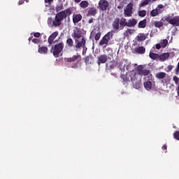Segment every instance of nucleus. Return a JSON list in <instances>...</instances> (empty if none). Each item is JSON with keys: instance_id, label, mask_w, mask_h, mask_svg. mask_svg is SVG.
Masks as SVG:
<instances>
[{"instance_id": "2eb2a0df", "label": "nucleus", "mask_w": 179, "mask_h": 179, "mask_svg": "<svg viewBox=\"0 0 179 179\" xmlns=\"http://www.w3.org/2000/svg\"><path fill=\"white\" fill-rule=\"evenodd\" d=\"M114 30H118L120 29V18L116 17L112 24Z\"/></svg>"}, {"instance_id": "1a4fd4ad", "label": "nucleus", "mask_w": 179, "mask_h": 179, "mask_svg": "<svg viewBox=\"0 0 179 179\" xmlns=\"http://www.w3.org/2000/svg\"><path fill=\"white\" fill-rule=\"evenodd\" d=\"M71 36L73 37V38H74V40H76V38H81V37L82 38H83V36H82V29H80V28L78 27H76L73 30V34H71Z\"/></svg>"}, {"instance_id": "58836bf2", "label": "nucleus", "mask_w": 179, "mask_h": 179, "mask_svg": "<svg viewBox=\"0 0 179 179\" xmlns=\"http://www.w3.org/2000/svg\"><path fill=\"white\" fill-rule=\"evenodd\" d=\"M173 80L175 82L176 85H179V78L177 77V76H173Z\"/></svg>"}, {"instance_id": "39448f33", "label": "nucleus", "mask_w": 179, "mask_h": 179, "mask_svg": "<svg viewBox=\"0 0 179 179\" xmlns=\"http://www.w3.org/2000/svg\"><path fill=\"white\" fill-rule=\"evenodd\" d=\"M164 11V6L163 4H159L155 9H152L150 15L151 17H156V16H159V15H162Z\"/></svg>"}, {"instance_id": "bb28decb", "label": "nucleus", "mask_w": 179, "mask_h": 179, "mask_svg": "<svg viewBox=\"0 0 179 179\" xmlns=\"http://www.w3.org/2000/svg\"><path fill=\"white\" fill-rule=\"evenodd\" d=\"M144 87L146 90H150L152 89V82L146 81L144 83Z\"/></svg>"}, {"instance_id": "37998d69", "label": "nucleus", "mask_w": 179, "mask_h": 179, "mask_svg": "<svg viewBox=\"0 0 179 179\" xmlns=\"http://www.w3.org/2000/svg\"><path fill=\"white\" fill-rule=\"evenodd\" d=\"M161 47H162V44L161 43H158V44L156 45L157 50H160Z\"/></svg>"}, {"instance_id": "72a5a7b5", "label": "nucleus", "mask_w": 179, "mask_h": 179, "mask_svg": "<svg viewBox=\"0 0 179 179\" xmlns=\"http://www.w3.org/2000/svg\"><path fill=\"white\" fill-rule=\"evenodd\" d=\"M160 44L162 48H166V47H167V44H169V41L167 39H164Z\"/></svg>"}, {"instance_id": "5fc2aeb1", "label": "nucleus", "mask_w": 179, "mask_h": 179, "mask_svg": "<svg viewBox=\"0 0 179 179\" xmlns=\"http://www.w3.org/2000/svg\"><path fill=\"white\" fill-rule=\"evenodd\" d=\"M122 6H117V9H122Z\"/></svg>"}, {"instance_id": "a18cd8bd", "label": "nucleus", "mask_w": 179, "mask_h": 179, "mask_svg": "<svg viewBox=\"0 0 179 179\" xmlns=\"http://www.w3.org/2000/svg\"><path fill=\"white\" fill-rule=\"evenodd\" d=\"M54 0H45V3H48V5H51V2H52Z\"/></svg>"}, {"instance_id": "7ed1b4c3", "label": "nucleus", "mask_w": 179, "mask_h": 179, "mask_svg": "<svg viewBox=\"0 0 179 179\" xmlns=\"http://www.w3.org/2000/svg\"><path fill=\"white\" fill-rule=\"evenodd\" d=\"M113 31H108L105 36H103L102 39L99 41V45H103V48H106L108 45V43L113 40Z\"/></svg>"}, {"instance_id": "5701e85b", "label": "nucleus", "mask_w": 179, "mask_h": 179, "mask_svg": "<svg viewBox=\"0 0 179 179\" xmlns=\"http://www.w3.org/2000/svg\"><path fill=\"white\" fill-rule=\"evenodd\" d=\"M119 23H120V26L121 27H125V26L127 27V23L128 22H127V19L126 18H121L120 20L119 21Z\"/></svg>"}, {"instance_id": "de8ad7c7", "label": "nucleus", "mask_w": 179, "mask_h": 179, "mask_svg": "<svg viewBox=\"0 0 179 179\" xmlns=\"http://www.w3.org/2000/svg\"><path fill=\"white\" fill-rule=\"evenodd\" d=\"M167 69H168L169 71H171V70L173 69V66H172V65L168 66H167Z\"/></svg>"}, {"instance_id": "4d7b16f0", "label": "nucleus", "mask_w": 179, "mask_h": 179, "mask_svg": "<svg viewBox=\"0 0 179 179\" xmlns=\"http://www.w3.org/2000/svg\"><path fill=\"white\" fill-rule=\"evenodd\" d=\"M148 78H150V80L152 79V74H150L149 76H148Z\"/></svg>"}, {"instance_id": "c756f323", "label": "nucleus", "mask_w": 179, "mask_h": 179, "mask_svg": "<svg viewBox=\"0 0 179 179\" xmlns=\"http://www.w3.org/2000/svg\"><path fill=\"white\" fill-rule=\"evenodd\" d=\"M149 57L151 58V59H159V54H156L152 52H150Z\"/></svg>"}, {"instance_id": "cd10ccee", "label": "nucleus", "mask_w": 179, "mask_h": 179, "mask_svg": "<svg viewBox=\"0 0 179 179\" xmlns=\"http://www.w3.org/2000/svg\"><path fill=\"white\" fill-rule=\"evenodd\" d=\"M80 6L83 9H86V8H87V6H89V2H87V1H83L80 2Z\"/></svg>"}, {"instance_id": "f8f14e48", "label": "nucleus", "mask_w": 179, "mask_h": 179, "mask_svg": "<svg viewBox=\"0 0 179 179\" xmlns=\"http://www.w3.org/2000/svg\"><path fill=\"white\" fill-rule=\"evenodd\" d=\"M107 61H108V56L106 54L101 55L97 57L96 64L100 66L101 64H106Z\"/></svg>"}, {"instance_id": "aec40b11", "label": "nucleus", "mask_w": 179, "mask_h": 179, "mask_svg": "<svg viewBox=\"0 0 179 179\" xmlns=\"http://www.w3.org/2000/svg\"><path fill=\"white\" fill-rule=\"evenodd\" d=\"M148 38V36L145 34H138L136 36L137 41H145Z\"/></svg>"}, {"instance_id": "473e14b6", "label": "nucleus", "mask_w": 179, "mask_h": 179, "mask_svg": "<svg viewBox=\"0 0 179 179\" xmlns=\"http://www.w3.org/2000/svg\"><path fill=\"white\" fill-rule=\"evenodd\" d=\"M154 26L157 28L163 27V22L162 21H155L154 22Z\"/></svg>"}, {"instance_id": "6ab92c4d", "label": "nucleus", "mask_w": 179, "mask_h": 179, "mask_svg": "<svg viewBox=\"0 0 179 179\" xmlns=\"http://www.w3.org/2000/svg\"><path fill=\"white\" fill-rule=\"evenodd\" d=\"M135 52L137 54H145V52H146V48L143 46H139L135 48Z\"/></svg>"}, {"instance_id": "8fccbe9b", "label": "nucleus", "mask_w": 179, "mask_h": 179, "mask_svg": "<svg viewBox=\"0 0 179 179\" xmlns=\"http://www.w3.org/2000/svg\"><path fill=\"white\" fill-rule=\"evenodd\" d=\"M93 18H91L88 20V23L92 24L93 22Z\"/></svg>"}, {"instance_id": "6e6d98bb", "label": "nucleus", "mask_w": 179, "mask_h": 179, "mask_svg": "<svg viewBox=\"0 0 179 179\" xmlns=\"http://www.w3.org/2000/svg\"><path fill=\"white\" fill-rule=\"evenodd\" d=\"M71 68H78V66L76 64L75 66H72Z\"/></svg>"}, {"instance_id": "864d4df0", "label": "nucleus", "mask_w": 179, "mask_h": 179, "mask_svg": "<svg viewBox=\"0 0 179 179\" xmlns=\"http://www.w3.org/2000/svg\"><path fill=\"white\" fill-rule=\"evenodd\" d=\"M126 69H127V71H129V65H127V66H126Z\"/></svg>"}, {"instance_id": "49530a36", "label": "nucleus", "mask_w": 179, "mask_h": 179, "mask_svg": "<svg viewBox=\"0 0 179 179\" xmlns=\"http://www.w3.org/2000/svg\"><path fill=\"white\" fill-rule=\"evenodd\" d=\"M23 3H24V0H20L18 1V5H23Z\"/></svg>"}, {"instance_id": "412c9836", "label": "nucleus", "mask_w": 179, "mask_h": 179, "mask_svg": "<svg viewBox=\"0 0 179 179\" xmlns=\"http://www.w3.org/2000/svg\"><path fill=\"white\" fill-rule=\"evenodd\" d=\"M93 55H92L87 56L85 59L86 65H90L93 62Z\"/></svg>"}, {"instance_id": "c85d7f7f", "label": "nucleus", "mask_w": 179, "mask_h": 179, "mask_svg": "<svg viewBox=\"0 0 179 179\" xmlns=\"http://www.w3.org/2000/svg\"><path fill=\"white\" fill-rule=\"evenodd\" d=\"M151 0H143L141 1V3L139 4L140 8H142L143 6H146L148 3H150Z\"/></svg>"}, {"instance_id": "13d9d810", "label": "nucleus", "mask_w": 179, "mask_h": 179, "mask_svg": "<svg viewBox=\"0 0 179 179\" xmlns=\"http://www.w3.org/2000/svg\"><path fill=\"white\" fill-rule=\"evenodd\" d=\"M174 1H178V0H174Z\"/></svg>"}, {"instance_id": "c03bdc74", "label": "nucleus", "mask_w": 179, "mask_h": 179, "mask_svg": "<svg viewBox=\"0 0 179 179\" xmlns=\"http://www.w3.org/2000/svg\"><path fill=\"white\" fill-rule=\"evenodd\" d=\"M175 71H176V73H179V62L178 63V66H177V67H176Z\"/></svg>"}, {"instance_id": "4468645a", "label": "nucleus", "mask_w": 179, "mask_h": 179, "mask_svg": "<svg viewBox=\"0 0 179 179\" xmlns=\"http://www.w3.org/2000/svg\"><path fill=\"white\" fill-rule=\"evenodd\" d=\"M82 20V15L80 14H73V23L76 24V23H79Z\"/></svg>"}, {"instance_id": "9d476101", "label": "nucleus", "mask_w": 179, "mask_h": 179, "mask_svg": "<svg viewBox=\"0 0 179 179\" xmlns=\"http://www.w3.org/2000/svg\"><path fill=\"white\" fill-rule=\"evenodd\" d=\"M58 36V31H56L55 32H53L48 38V47H51V45H52V44H55V43H57L58 41H55V38H57V37Z\"/></svg>"}, {"instance_id": "ea45409f", "label": "nucleus", "mask_w": 179, "mask_h": 179, "mask_svg": "<svg viewBox=\"0 0 179 179\" xmlns=\"http://www.w3.org/2000/svg\"><path fill=\"white\" fill-rule=\"evenodd\" d=\"M32 43H34V44H39L40 39L34 38V39H32Z\"/></svg>"}, {"instance_id": "7c9ffc66", "label": "nucleus", "mask_w": 179, "mask_h": 179, "mask_svg": "<svg viewBox=\"0 0 179 179\" xmlns=\"http://www.w3.org/2000/svg\"><path fill=\"white\" fill-rule=\"evenodd\" d=\"M120 78L123 80V82H125V83L129 82V77L127 75L121 74Z\"/></svg>"}, {"instance_id": "0eeeda50", "label": "nucleus", "mask_w": 179, "mask_h": 179, "mask_svg": "<svg viewBox=\"0 0 179 179\" xmlns=\"http://www.w3.org/2000/svg\"><path fill=\"white\" fill-rule=\"evenodd\" d=\"M132 13H134V3H129L127 5L124 10V16L125 17H131Z\"/></svg>"}, {"instance_id": "a211bd4d", "label": "nucleus", "mask_w": 179, "mask_h": 179, "mask_svg": "<svg viewBox=\"0 0 179 179\" xmlns=\"http://www.w3.org/2000/svg\"><path fill=\"white\" fill-rule=\"evenodd\" d=\"M138 23L136 19L131 18L127 21V27H134Z\"/></svg>"}, {"instance_id": "3c124183", "label": "nucleus", "mask_w": 179, "mask_h": 179, "mask_svg": "<svg viewBox=\"0 0 179 179\" xmlns=\"http://www.w3.org/2000/svg\"><path fill=\"white\" fill-rule=\"evenodd\" d=\"M82 0H74V1L76 3H79V2H80Z\"/></svg>"}, {"instance_id": "9b49d317", "label": "nucleus", "mask_w": 179, "mask_h": 179, "mask_svg": "<svg viewBox=\"0 0 179 179\" xmlns=\"http://www.w3.org/2000/svg\"><path fill=\"white\" fill-rule=\"evenodd\" d=\"M110 6V3L106 0H100L99 1V10H107V8Z\"/></svg>"}, {"instance_id": "c9c22d12", "label": "nucleus", "mask_w": 179, "mask_h": 179, "mask_svg": "<svg viewBox=\"0 0 179 179\" xmlns=\"http://www.w3.org/2000/svg\"><path fill=\"white\" fill-rule=\"evenodd\" d=\"M150 73V71L148 69H144L143 70V72L141 73V76L143 75V76H148Z\"/></svg>"}, {"instance_id": "dca6fc26", "label": "nucleus", "mask_w": 179, "mask_h": 179, "mask_svg": "<svg viewBox=\"0 0 179 179\" xmlns=\"http://www.w3.org/2000/svg\"><path fill=\"white\" fill-rule=\"evenodd\" d=\"M170 57V53H162L161 55H158V59L159 61H166Z\"/></svg>"}, {"instance_id": "2f4dec72", "label": "nucleus", "mask_w": 179, "mask_h": 179, "mask_svg": "<svg viewBox=\"0 0 179 179\" xmlns=\"http://www.w3.org/2000/svg\"><path fill=\"white\" fill-rule=\"evenodd\" d=\"M100 37H101V32L100 30H97L94 37L95 41H99L100 40Z\"/></svg>"}, {"instance_id": "b1692460", "label": "nucleus", "mask_w": 179, "mask_h": 179, "mask_svg": "<svg viewBox=\"0 0 179 179\" xmlns=\"http://www.w3.org/2000/svg\"><path fill=\"white\" fill-rule=\"evenodd\" d=\"M146 19H144L141 21H140L138 22V27H139V29H145V27H146Z\"/></svg>"}, {"instance_id": "f704fd0d", "label": "nucleus", "mask_w": 179, "mask_h": 179, "mask_svg": "<svg viewBox=\"0 0 179 179\" xmlns=\"http://www.w3.org/2000/svg\"><path fill=\"white\" fill-rule=\"evenodd\" d=\"M138 16H140V17H145V16H146V10L138 11Z\"/></svg>"}, {"instance_id": "6e6552de", "label": "nucleus", "mask_w": 179, "mask_h": 179, "mask_svg": "<svg viewBox=\"0 0 179 179\" xmlns=\"http://www.w3.org/2000/svg\"><path fill=\"white\" fill-rule=\"evenodd\" d=\"M163 22H168L169 24H173V26H179V17L171 18V17H164L162 19Z\"/></svg>"}, {"instance_id": "ddd939ff", "label": "nucleus", "mask_w": 179, "mask_h": 179, "mask_svg": "<svg viewBox=\"0 0 179 179\" xmlns=\"http://www.w3.org/2000/svg\"><path fill=\"white\" fill-rule=\"evenodd\" d=\"M67 62H75V61H78V62H80L82 61V56L80 55L77 54L76 55H73L72 57H68L66 59Z\"/></svg>"}, {"instance_id": "20e7f679", "label": "nucleus", "mask_w": 179, "mask_h": 179, "mask_svg": "<svg viewBox=\"0 0 179 179\" xmlns=\"http://www.w3.org/2000/svg\"><path fill=\"white\" fill-rule=\"evenodd\" d=\"M52 50L55 58H58L59 57V54H61L64 50V42H60L52 46L51 51H52Z\"/></svg>"}, {"instance_id": "a878e982", "label": "nucleus", "mask_w": 179, "mask_h": 179, "mask_svg": "<svg viewBox=\"0 0 179 179\" xmlns=\"http://www.w3.org/2000/svg\"><path fill=\"white\" fill-rule=\"evenodd\" d=\"M66 45L69 48H72V47H73V40L72 39V38H67Z\"/></svg>"}, {"instance_id": "09e8293b", "label": "nucleus", "mask_w": 179, "mask_h": 179, "mask_svg": "<svg viewBox=\"0 0 179 179\" xmlns=\"http://www.w3.org/2000/svg\"><path fill=\"white\" fill-rule=\"evenodd\" d=\"M162 150H167V145H164L162 147Z\"/></svg>"}, {"instance_id": "f3484780", "label": "nucleus", "mask_w": 179, "mask_h": 179, "mask_svg": "<svg viewBox=\"0 0 179 179\" xmlns=\"http://www.w3.org/2000/svg\"><path fill=\"white\" fill-rule=\"evenodd\" d=\"M97 15V9L96 8H90L88 10L87 16H96Z\"/></svg>"}, {"instance_id": "393cba45", "label": "nucleus", "mask_w": 179, "mask_h": 179, "mask_svg": "<svg viewBox=\"0 0 179 179\" xmlns=\"http://www.w3.org/2000/svg\"><path fill=\"white\" fill-rule=\"evenodd\" d=\"M166 75L167 74L164 72H159L155 75V78H157V79H164Z\"/></svg>"}, {"instance_id": "a19ab883", "label": "nucleus", "mask_w": 179, "mask_h": 179, "mask_svg": "<svg viewBox=\"0 0 179 179\" xmlns=\"http://www.w3.org/2000/svg\"><path fill=\"white\" fill-rule=\"evenodd\" d=\"M34 36L36 38H38V37H40L41 36V34H40L39 32H36L34 33Z\"/></svg>"}, {"instance_id": "e433bc0d", "label": "nucleus", "mask_w": 179, "mask_h": 179, "mask_svg": "<svg viewBox=\"0 0 179 179\" xmlns=\"http://www.w3.org/2000/svg\"><path fill=\"white\" fill-rule=\"evenodd\" d=\"M125 64H127V62H125L124 60H122L120 62L119 66H120V69H121V68H125V65H126Z\"/></svg>"}, {"instance_id": "f257e3e1", "label": "nucleus", "mask_w": 179, "mask_h": 179, "mask_svg": "<svg viewBox=\"0 0 179 179\" xmlns=\"http://www.w3.org/2000/svg\"><path fill=\"white\" fill-rule=\"evenodd\" d=\"M70 15H72V8H71L57 13L55 15V20L52 22V26L53 27H59L62 24L64 19H66Z\"/></svg>"}, {"instance_id": "79ce46f5", "label": "nucleus", "mask_w": 179, "mask_h": 179, "mask_svg": "<svg viewBox=\"0 0 179 179\" xmlns=\"http://www.w3.org/2000/svg\"><path fill=\"white\" fill-rule=\"evenodd\" d=\"M126 34H132V29H127L126 31Z\"/></svg>"}, {"instance_id": "603ef678", "label": "nucleus", "mask_w": 179, "mask_h": 179, "mask_svg": "<svg viewBox=\"0 0 179 179\" xmlns=\"http://www.w3.org/2000/svg\"><path fill=\"white\" fill-rule=\"evenodd\" d=\"M33 41V36L29 38V41Z\"/></svg>"}, {"instance_id": "423d86ee", "label": "nucleus", "mask_w": 179, "mask_h": 179, "mask_svg": "<svg viewBox=\"0 0 179 179\" xmlns=\"http://www.w3.org/2000/svg\"><path fill=\"white\" fill-rule=\"evenodd\" d=\"M143 66L139 65L136 67L137 73H131V82H135L138 79V76H141L143 72Z\"/></svg>"}, {"instance_id": "f03ea898", "label": "nucleus", "mask_w": 179, "mask_h": 179, "mask_svg": "<svg viewBox=\"0 0 179 179\" xmlns=\"http://www.w3.org/2000/svg\"><path fill=\"white\" fill-rule=\"evenodd\" d=\"M75 43H76L74 47L75 51H79V50L83 48V55H85L86 51H87V48L86 47V38L83 37L80 41H79L78 39H76Z\"/></svg>"}, {"instance_id": "4be33fe9", "label": "nucleus", "mask_w": 179, "mask_h": 179, "mask_svg": "<svg viewBox=\"0 0 179 179\" xmlns=\"http://www.w3.org/2000/svg\"><path fill=\"white\" fill-rule=\"evenodd\" d=\"M38 52H39V54L45 55L48 52V48L45 46L39 47V48L38 49Z\"/></svg>"}, {"instance_id": "4c0bfd02", "label": "nucleus", "mask_w": 179, "mask_h": 179, "mask_svg": "<svg viewBox=\"0 0 179 179\" xmlns=\"http://www.w3.org/2000/svg\"><path fill=\"white\" fill-rule=\"evenodd\" d=\"M173 138L174 139H176V141H179V131L173 133Z\"/></svg>"}]
</instances>
